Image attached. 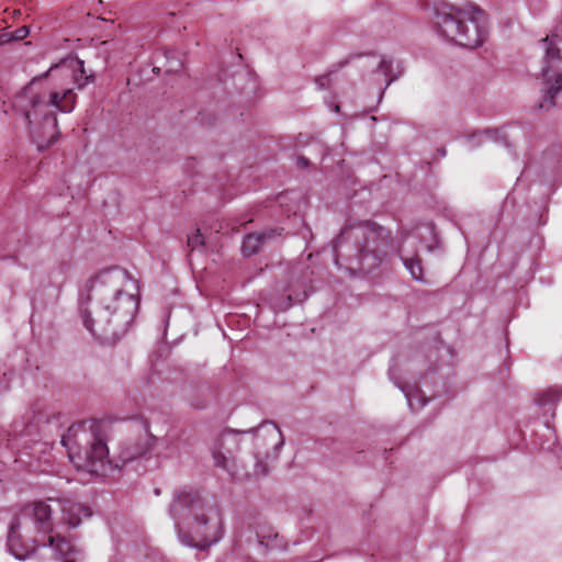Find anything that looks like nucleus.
<instances>
[{"label": "nucleus", "mask_w": 562, "mask_h": 562, "mask_svg": "<svg viewBox=\"0 0 562 562\" xmlns=\"http://www.w3.org/2000/svg\"><path fill=\"white\" fill-rule=\"evenodd\" d=\"M92 515L89 507L69 498H48L34 502L14 517L8 535L9 551L24 560L36 546H49L55 558L76 562L78 551L65 537L63 529L76 528L82 518Z\"/></svg>", "instance_id": "f257e3e1"}, {"label": "nucleus", "mask_w": 562, "mask_h": 562, "mask_svg": "<svg viewBox=\"0 0 562 562\" xmlns=\"http://www.w3.org/2000/svg\"><path fill=\"white\" fill-rule=\"evenodd\" d=\"M94 81L87 75L83 60L65 59L35 77L18 97V104L30 124H50L57 130V112L70 113L77 102L74 88Z\"/></svg>", "instance_id": "f03ea898"}, {"label": "nucleus", "mask_w": 562, "mask_h": 562, "mask_svg": "<svg viewBox=\"0 0 562 562\" xmlns=\"http://www.w3.org/2000/svg\"><path fill=\"white\" fill-rule=\"evenodd\" d=\"M169 514L183 541L200 549L217 542L223 533L222 512L217 503L198 491H180L169 507Z\"/></svg>", "instance_id": "7ed1b4c3"}, {"label": "nucleus", "mask_w": 562, "mask_h": 562, "mask_svg": "<svg viewBox=\"0 0 562 562\" xmlns=\"http://www.w3.org/2000/svg\"><path fill=\"white\" fill-rule=\"evenodd\" d=\"M87 299L80 302L83 316L119 314L135 316L139 308L138 283L126 270L108 269L92 277L87 285Z\"/></svg>", "instance_id": "20e7f679"}, {"label": "nucleus", "mask_w": 562, "mask_h": 562, "mask_svg": "<svg viewBox=\"0 0 562 562\" xmlns=\"http://www.w3.org/2000/svg\"><path fill=\"white\" fill-rule=\"evenodd\" d=\"M106 423L89 419L71 425L61 438L68 457L78 470L104 475L112 469L108 448Z\"/></svg>", "instance_id": "39448f33"}, {"label": "nucleus", "mask_w": 562, "mask_h": 562, "mask_svg": "<svg viewBox=\"0 0 562 562\" xmlns=\"http://www.w3.org/2000/svg\"><path fill=\"white\" fill-rule=\"evenodd\" d=\"M434 21L442 37L462 47L476 48L486 37L485 18L481 9H459L449 3L434 7Z\"/></svg>", "instance_id": "423d86ee"}, {"label": "nucleus", "mask_w": 562, "mask_h": 562, "mask_svg": "<svg viewBox=\"0 0 562 562\" xmlns=\"http://www.w3.org/2000/svg\"><path fill=\"white\" fill-rule=\"evenodd\" d=\"M355 244L359 269L369 273L379 267L392 246L389 232L371 222H359L346 226L337 238L335 252Z\"/></svg>", "instance_id": "0eeeda50"}, {"label": "nucleus", "mask_w": 562, "mask_h": 562, "mask_svg": "<svg viewBox=\"0 0 562 562\" xmlns=\"http://www.w3.org/2000/svg\"><path fill=\"white\" fill-rule=\"evenodd\" d=\"M283 445V436L277 424L266 422L256 430L255 446L257 453L266 459L277 458L280 448Z\"/></svg>", "instance_id": "6e6552de"}, {"label": "nucleus", "mask_w": 562, "mask_h": 562, "mask_svg": "<svg viewBox=\"0 0 562 562\" xmlns=\"http://www.w3.org/2000/svg\"><path fill=\"white\" fill-rule=\"evenodd\" d=\"M83 325L103 344H114L119 339L111 318H83Z\"/></svg>", "instance_id": "1a4fd4ad"}, {"label": "nucleus", "mask_w": 562, "mask_h": 562, "mask_svg": "<svg viewBox=\"0 0 562 562\" xmlns=\"http://www.w3.org/2000/svg\"><path fill=\"white\" fill-rule=\"evenodd\" d=\"M290 278H296L297 289L294 290V294L289 293L286 296V304L285 307H289L293 305L296 302H301L302 297L306 296V284L308 281V267L301 265L296 266L293 269L289 271ZM282 311L284 310V302L282 303L281 307Z\"/></svg>", "instance_id": "9d476101"}, {"label": "nucleus", "mask_w": 562, "mask_h": 562, "mask_svg": "<svg viewBox=\"0 0 562 562\" xmlns=\"http://www.w3.org/2000/svg\"><path fill=\"white\" fill-rule=\"evenodd\" d=\"M543 42L547 43V49H546V61L547 67L542 69V76L544 78L548 77L550 68H554L555 61L562 60V52H561V45H562V36L560 35H552L551 37H546Z\"/></svg>", "instance_id": "9b49d317"}, {"label": "nucleus", "mask_w": 562, "mask_h": 562, "mask_svg": "<svg viewBox=\"0 0 562 562\" xmlns=\"http://www.w3.org/2000/svg\"><path fill=\"white\" fill-rule=\"evenodd\" d=\"M276 233V229H269L257 234L246 235L241 244L243 255L249 257L257 254L260 250L262 243L266 239L273 237Z\"/></svg>", "instance_id": "f8f14e48"}, {"label": "nucleus", "mask_w": 562, "mask_h": 562, "mask_svg": "<svg viewBox=\"0 0 562 562\" xmlns=\"http://www.w3.org/2000/svg\"><path fill=\"white\" fill-rule=\"evenodd\" d=\"M353 57L355 56H349L342 60H339L337 64L331 65L329 71L327 74L318 76L315 79V83L318 86V88L324 89L327 86V83L329 82L330 75L338 71L342 67L347 66Z\"/></svg>", "instance_id": "ddd939ff"}, {"label": "nucleus", "mask_w": 562, "mask_h": 562, "mask_svg": "<svg viewBox=\"0 0 562 562\" xmlns=\"http://www.w3.org/2000/svg\"><path fill=\"white\" fill-rule=\"evenodd\" d=\"M402 260L413 279L424 281L423 267L419 258H403Z\"/></svg>", "instance_id": "4468645a"}, {"label": "nucleus", "mask_w": 562, "mask_h": 562, "mask_svg": "<svg viewBox=\"0 0 562 562\" xmlns=\"http://www.w3.org/2000/svg\"><path fill=\"white\" fill-rule=\"evenodd\" d=\"M204 245V238L202 234L200 233V229H196L194 234L190 235L188 237V246L194 250Z\"/></svg>", "instance_id": "2eb2a0df"}, {"label": "nucleus", "mask_w": 562, "mask_h": 562, "mask_svg": "<svg viewBox=\"0 0 562 562\" xmlns=\"http://www.w3.org/2000/svg\"><path fill=\"white\" fill-rule=\"evenodd\" d=\"M562 90V74L555 79L554 85L548 90V95L550 98V103L552 104V100L554 94Z\"/></svg>", "instance_id": "dca6fc26"}, {"label": "nucleus", "mask_w": 562, "mask_h": 562, "mask_svg": "<svg viewBox=\"0 0 562 562\" xmlns=\"http://www.w3.org/2000/svg\"><path fill=\"white\" fill-rule=\"evenodd\" d=\"M29 34H30L29 26L24 25V26L18 27L13 32L12 40L21 41V40H24Z\"/></svg>", "instance_id": "f3484780"}, {"label": "nucleus", "mask_w": 562, "mask_h": 562, "mask_svg": "<svg viewBox=\"0 0 562 562\" xmlns=\"http://www.w3.org/2000/svg\"><path fill=\"white\" fill-rule=\"evenodd\" d=\"M559 398V394L555 391L549 390L544 392L539 400L541 404L554 402Z\"/></svg>", "instance_id": "a211bd4d"}, {"label": "nucleus", "mask_w": 562, "mask_h": 562, "mask_svg": "<svg viewBox=\"0 0 562 562\" xmlns=\"http://www.w3.org/2000/svg\"><path fill=\"white\" fill-rule=\"evenodd\" d=\"M213 458L216 467L227 468L226 457L218 450L213 451Z\"/></svg>", "instance_id": "6ab92c4d"}, {"label": "nucleus", "mask_w": 562, "mask_h": 562, "mask_svg": "<svg viewBox=\"0 0 562 562\" xmlns=\"http://www.w3.org/2000/svg\"><path fill=\"white\" fill-rule=\"evenodd\" d=\"M258 470H256V474H266L267 469L265 465L261 464V461H258L257 463Z\"/></svg>", "instance_id": "aec40b11"}, {"label": "nucleus", "mask_w": 562, "mask_h": 562, "mask_svg": "<svg viewBox=\"0 0 562 562\" xmlns=\"http://www.w3.org/2000/svg\"><path fill=\"white\" fill-rule=\"evenodd\" d=\"M299 162H300L302 166H304V167H306V166L308 165V160H307L306 158H304V157H301V158L299 159Z\"/></svg>", "instance_id": "412c9836"}, {"label": "nucleus", "mask_w": 562, "mask_h": 562, "mask_svg": "<svg viewBox=\"0 0 562 562\" xmlns=\"http://www.w3.org/2000/svg\"><path fill=\"white\" fill-rule=\"evenodd\" d=\"M385 64H386V63H385V60L383 59V60H381V63H380V66H379V67H380L381 69H384Z\"/></svg>", "instance_id": "4be33fe9"}, {"label": "nucleus", "mask_w": 562, "mask_h": 562, "mask_svg": "<svg viewBox=\"0 0 562 562\" xmlns=\"http://www.w3.org/2000/svg\"><path fill=\"white\" fill-rule=\"evenodd\" d=\"M244 323H248L250 318L244 317L241 318Z\"/></svg>", "instance_id": "5701e85b"}, {"label": "nucleus", "mask_w": 562, "mask_h": 562, "mask_svg": "<svg viewBox=\"0 0 562 562\" xmlns=\"http://www.w3.org/2000/svg\"><path fill=\"white\" fill-rule=\"evenodd\" d=\"M144 452H145V449H144V450H142V451H139V452L137 453V456H140V454H143Z\"/></svg>", "instance_id": "b1692460"}]
</instances>
